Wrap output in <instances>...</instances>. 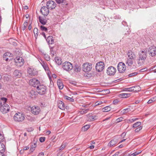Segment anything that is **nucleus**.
I'll return each mask as SVG.
<instances>
[{
  "label": "nucleus",
  "mask_w": 156,
  "mask_h": 156,
  "mask_svg": "<svg viewBox=\"0 0 156 156\" xmlns=\"http://www.w3.org/2000/svg\"><path fill=\"white\" fill-rule=\"evenodd\" d=\"M1 101H3V104L0 109L1 112L3 114L7 113L9 112L10 109V107L5 103L7 99L5 98H2L1 99Z\"/></svg>",
  "instance_id": "obj_1"
},
{
  "label": "nucleus",
  "mask_w": 156,
  "mask_h": 156,
  "mask_svg": "<svg viewBox=\"0 0 156 156\" xmlns=\"http://www.w3.org/2000/svg\"><path fill=\"white\" fill-rule=\"evenodd\" d=\"M47 89L46 87L40 84L36 88L37 91L40 95H43L46 93Z\"/></svg>",
  "instance_id": "obj_2"
},
{
  "label": "nucleus",
  "mask_w": 156,
  "mask_h": 156,
  "mask_svg": "<svg viewBox=\"0 0 156 156\" xmlns=\"http://www.w3.org/2000/svg\"><path fill=\"white\" fill-rule=\"evenodd\" d=\"M14 119L16 121L22 122L25 119L24 115L21 112H17L15 114L14 116Z\"/></svg>",
  "instance_id": "obj_3"
},
{
  "label": "nucleus",
  "mask_w": 156,
  "mask_h": 156,
  "mask_svg": "<svg viewBox=\"0 0 156 156\" xmlns=\"http://www.w3.org/2000/svg\"><path fill=\"white\" fill-rule=\"evenodd\" d=\"M84 76L87 78L89 79L93 76L94 74V72L91 71L90 69H83Z\"/></svg>",
  "instance_id": "obj_4"
},
{
  "label": "nucleus",
  "mask_w": 156,
  "mask_h": 156,
  "mask_svg": "<svg viewBox=\"0 0 156 156\" xmlns=\"http://www.w3.org/2000/svg\"><path fill=\"white\" fill-rule=\"evenodd\" d=\"M16 65L18 67H21L22 66L24 63V60L21 57H17L14 59Z\"/></svg>",
  "instance_id": "obj_5"
},
{
  "label": "nucleus",
  "mask_w": 156,
  "mask_h": 156,
  "mask_svg": "<svg viewBox=\"0 0 156 156\" xmlns=\"http://www.w3.org/2000/svg\"><path fill=\"white\" fill-rule=\"evenodd\" d=\"M29 83L30 85L36 88L40 84V81L35 78L30 79L29 81Z\"/></svg>",
  "instance_id": "obj_6"
},
{
  "label": "nucleus",
  "mask_w": 156,
  "mask_h": 156,
  "mask_svg": "<svg viewBox=\"0 0 156 156\" xmlns=\"http://www.w3.org/2000/svg\"><path fill=\"white\" fill-rule=\"evenodd\" d=\"M40 111V107L37 106H34L31 108V112L34 115L38 114Z\"/></svg>",
  "instance_id": "obj_7"
},
{
  "label": "nucleus",
  "mask_w": 156,
  "mask_h": 156,
  "mask_svg": "<svg viewBox=\"0 0 156 156\" xmlns=\"http://www.w3.org/2000/svg\"><path fill=\"white\" fill-rule=\"evenodd\" d=\"M148 52L149 55L151 56H154L156 55V47L154 46L150 47Z\"/></svg>",
  "instance_id": "obj_8"
},
{
  "label": "nucleus",
  "mask_w": 156,
  "mask_h": 156,
  "mask_svg": "<svg viewBox=\"0 0 156 156\" xmlns=\"http://www.w3.org/2000/svg\"><path fill=\"white\" fill-rule=\"evenodd\" d=\"M47 6L48 9H52L55 8L56 6V4L55 2L50 1L47 2Z\"/></svg>",
  "instance_id": "obj_9"
},
{
  "label": "nucleus",
  "mask_w": 156,
  "mask_h": 156,
  "mask_svg": "<svg viewBox=\"0 0 156 156\" xmlns=\"http://www.w3.org/2000/svg\"><path fill=\"white\" fill-rule=\"evenodd\" d=\"M13 55L9 52L5 53L3 55V58L5 60L7 61L11 60L12 58Z\"/></svg>",
  "instance_id": "obj_10"
},
{
  "label": "nucleus",
  "mask_w": 156,
  "mask_h": 156,
  "mask_svg": "<svg viewBox=\"0 0 156 156\" xmlns=\"http://www.w3.org/2000/svg\"><path fill=\"white\" fill-rule=\"evenodd\" d=\"M118 142V139L116 137H115L108 143V146L109 147L114 146Z\"/></svg>",
  "instance_id": "obj_11"
},
{
  "label": "nucleus",
  "mask_w": 156,
  "mask_h": 156,
  "mask_svg": "<svg viewBox=\"0 0 156 156\" xmlns=\"http://www.w3.org/2000/svg\"><path fill=\"white\" fill-rule=\"evenodd\" d=\"M41 12L44 16H47L49 13L48 8L47 7L43 6L41 9Z\"/></svg>",
  "instance_id": "obj_12"
},
{
  "label": "nucleus",
  "mask_w": 156,
  "mask_h": 156,
  "mask_svg": "<svg viewBox=\"0 0 156 156\" xmlns=\"http://www.w3.org/2000/svg\"><path fill=\"white\" fill-rule=\"evenodd\" d=\"M146 54L147 53L144 51L140 52L139 58L145 61L147 57Z\"/></svg>",
  "instance_id": "obj_13"
},
{
  "label": "nucleus",
  "mask_w": 156,
  "mask_h": 156,
  "mask_svg": "<svg viewBox=\"0 0 156 156\" xmlns=\"http://www.w3.org/2000/svg\"><path fill=\"white\" fill-rule=\"evenodd\" d=\"M63 68H70L73 67V65L71 63L69 62H66L62 64Z\"/></svg>",
  "instance_id": "obj_14"
},
{
  "label": "nucleus",
  "mask_w": 156,
  "mask_h": 156,
  "mask_svg": "<svg viewBox=\"0 0 156 156\" xmlns=\"http://www.w3.org/2000/svg\"><path fill=\"white\" fill-rule=\"evenodd\" d=\"M127 55L129 59L134 60L136 58V55L134 52L131 51H129Z\"/></svg>",
  "instance_id": "obj_15"
},
{
  "label": "nucleus",
  "mask_w": 156,
  "mask_h": 156,
  "mask_svg": "<svg viewBox=\"0 0 156 156\" xmlns=\"http://www.w3.org/2000/svg\"><path fill=\"white\" fill-rule=\"evenodd\" d=\"M27 72L29 75L32 76H34L37 73V72L36 70V69H28Z\"/></svg>",
  "instance_id": "obj_16"
},
{
  "label": "nucleus",
  "mask_w": 156,
  "mask_h": 156,
  "mask_svg": "<svg viewBox=\"0 0 156 156\" xmlns=\"http://www.w3.org/2000/svg\"><path fill=\"white\" fill-rule=\"evenodd\" d=\"M37 146V142L35 141H34L31 143V147L30 148V151L31 152H33Z\"/></svg>",
  "instance_id": "obj_17"
},
{
  "label": "nucleus",
  "mask_w": 156,
  "mask_h": 156,
  "mask_svg": "<svg viewBox=\"0 0 156 156\" xmlns=\"http://www.w3.org/2000/svg\"><path fill=\"white\" fill-rule=\"evenodd\" d=\"M116 69H107V74L110 76L114 75L115 73Z\"/></svg>",
  "instance_id": "obj_18"
},
{
  "label": "nucleus",
  "mask_w": 156,
  "mask_h": 156,
  "mask_svg": "<svg viewBox=\"0 0 156 156\" xmlns=\"http://www.w3.org/2000/svg\"><path fill=\"white\" fill-rule=\"evenodd\" d=\"M105 66L104 63L102 62H98L96 65V68H103Z\"/></svg>",
  "instance_id": "obj_19"
},
{
  "label": "nucleus",
  "mask_w": 156,
  "mask_h": 156,
  "mask_svg": "<svg viewBox=\"0 0 156 156\" xmlns=\"http://www.w3.org/2000/svg\"><path fill=\"white\" fill-rule=\"evenodd\" d=\"M14 76L20 77L21 76V73L20 71L16 69L13 73Z\"/></svg>",
  "instance_id": "obj_20"
},
{
  "label": "nucleus",
  "mask_w": 156,
  "mask_h": 156,
  "mask_svg": "<svg viewBox=\"0 0 156 156\" xmlns=\"http://www.w3.org/2000/svg\"><path fill=\"white\" fill-rule=\"evenodd\" d=\"M83 68H92V64L89 62H85L83 65Z\"/></svg>",
  "instance_id": "obj_21"
},
{
  "label": "nucleus",
  "mask_w": 156,
  "mask_h": 156,
  "mask_svg": "<svg viewBox=\"0 0 156 156\" xmlns=\"http://www.w3.org/2000/svg\"><path fill=\"white\" fill-rule=\"evenodd\" d=\"M58 107L59 108L62 110L64 109L65 105L64 103L61 101H59L58 103Z\"/></svg>",
  "instance_id": "obj_22"
},
{
  "label": "nucleus",
  "mask_w": 156,
  "mask_h": 156,
  "mask_svg": "<svg viewBox=\"0 0 156 156\" xmlns=\"http://www.w3.org/2000/svg\"><path fill=\"white\" fill-rule=\"evenodd\" d=\"M53 37L51 36L48 37L46 41L49 44H52L54 42V40L53 39Z\"/></svg>",
  "instance_id": "obj_23"
},
{
  "label": "nucleus",
  "mask_w": 156,
  "mask_h": 156,
  "mask_svg": "<svg viewBox=\"0 0 156 156\" xmlns=\"http://www.w3.org/2000/svg\"><path fill=\"white\" fill-rule=\"evenodd\" d=\"M58 86L59 89L61 90L63 87V84L62 81L60 80H58L57 82Z\"/></svg>",
  "instance_id": "obj_24"
},
{
  "label": "nucleus",
  "mask_w": 156,
  "mask_h": 156,
  "mask_svg": "<svg viewBox=\"0 0 156 156\" xmlns=\"http://www.w3.org/2000/svg\"><path fill=\"white\" fill-rule=\"evenodd\" d=\"M133 92H138L141 90L140 87L139 86H136L133 87Z\"/></svg>",
  "instance_id": "obj_25"
},
{
  "label": "nucleus",
  "mask_w": 156,
  "mask_h": 156,
  "mask_svg": "<svg viewBox=\"0 0 156 156\" xmlns=\"http://www.w3.org/2000/svg\"><path fill=\"white\" fill-rule=\"evenodd\" d=\"M55 60L56 63L58 65H61L62 63L61 59L59 57H56L55 58Z\"/></svg>",
  "instance_id": "obj_26"
},
{
  "label": "nucleus",
  "mask_w": 156,
  "mask_h": 156,
  "mask_svg": "<svg viewBox=\"0 0 156 156\" xmlns=\"http://www.w3.org/2000/svg\"><path fill=\"white\" fill-rule=\"evenodd\" d=\"M45 72H46L48 76L49 77V80L51 82V81H52L51 80V77L50 76V74H51V73L50 70H49V69H44Z\"/></svg>",
  "instance_id": "obj_27"
},
{
  "label": "nucleus",
  "mask_w": 156,
  "mask_h": 156,
  "mask_svg": "<svg viewBox=\"0 0 156 156\" xmlns=\"http://www.w3.org/2000/svg\"><path fill=\"white\" fill-rule=\"evenodd\" d=\"M117 67L118 68H125L126 67V66L123 62H121L119 63Z\"/></svg>",
  "instance_id": "obj_28"
},
{
  "label": "nucleus",
  "mask_w": 156,
  "mask_h": 156,
  "mask_svg": "<svg viewBox=\"0 0 156 156\" xmlns=\"http://www.w3.org/2000/svg\"><path fill=\"white\" fill-rule=\"evenodd\" d=\"M120 95L122 98H126L129 97L130 94H129L122 93L120 94Z\"/></svg>",
  "instance_id": "obj_29"
},
{
  "label": "nucleus",
  "mask_w": 156,
  "mask_h": 156,
  "mask_svg": "<svg viewBox=\"0 0 156 156\" xmlns=\"http://www.w3.org/2000/svg\"><path fill=\"white\" fill-rule=\"evenodd\" d=\"M111 108L109 106H107L102 109V110L104 112H108L111 110Z\"/></svg>",
  "instance_id": "obj_30"
},
{
  "label": "nucleus",
  "mask_w": 156,
  "mask_h": 156,
  "mask_svg": "<svg viewBox=\"0 0 156 156\" xmlns=\"http://www.w3.org/2000/svg\"><path fill=\"white\" fill-rule=\"evenodd\" d=\"M5 147L4 144L0 142V151H5Z\"/></svg>",
  "instance_id": "obj_31"
},
{
  "label": "nucleus",
  "mask_w": 156,
  "mask_h": 156,
  "mask_svg": "<svg viewBox=\"0 0 156 156\" xmlns=\"http://www.w3.org/2000/svg\"><path fill=\"white\" fill-rule=\"evenodd\" d=\"M39 22L43 24H45L46 23V21L43 18L39 16Z\"/></svg>",
  "instance_id": "obj_32"
},
{
  "label": "nucleus",
  "mask_w": 156,
  "mask_h": 156,
  "mask_svg": "<svg viewBox=\"0 0 156 156\" xmlns=\"http://www.w3.org/2000/svg\"><path fill=\"white\" fill-rule=\"evenodd\" d=\"M144 61V60L139 58L137 60V64L139 66H141L143 65Z\"/></svg>",
  "instance_id": "obj_33"
},
{
  "label": "nucleus",
  "mask_w": 156,
  "mask_h": 156,
  "mask_svg": "<svg viewBox=\"0 0 156 156\" xmlns=\"http://www.w3.org/2000/svg\"><path fill=\"white\" fill-rule=\"evenodd\" d=\"M141 124V122H136L134 124L133 126V127L134 128H136L140 126Z\"/></svg>",
  "instance_id": "obj_34"
},
{
  "label": "nucleus",
  "mask_w": 156,
  "mask_h": 156,
  "mask_svg": "<svg viewBox=\"0 0 156 156\" xmlns=\"http://www.w3.org/2000/svg\"><path fill=\"white\" fill-rule=\"evenodd\" d=\"M67 71L70 72L71 70H73L74 72H77L80 71V69H64Z\"/></svg>",
  "instance_id": "obj_35"
},
{
  "label": "nucleus",
  "mask_w": 156,
  "mask_h": 156,
  "mask_svg": "<svg viewBox=\"0 0 156 156\" xmlns=\"http://www.w3.org/2000/svg\"><path fill=\"white\" fill-rule=\"evenodd\" d=\"M38 33V29L37 28H35L34 29V34L35 37L36 38L37 37Z\"/></svg>",
  "instance_id": "obj_36"
},
{
  "label": "nucleus",
  "mask_w": 156,
  "mask_h": 156,
  "mask_svg": "<svg viewBox=\"0 0 156 156\" xmlns=\"http://www.w3.org/2000/svg\"><path fill=\"white\" fill-rule=\"evenodd\" d=\"M3 78L5 81H8L10 80V76L8 75H5Z\"/></svg>",
  "instance_id": "obj_37"
},
{
  "label": "nucleus",
  "mask_w": 156,
  "mask_h": 156,
  "mask_svg": "<svg viewBox=\"0 0 156 156\" xmlns=\"http://www.w3.org/2000/svg\"><path fill=\"white\" fill-rule=\"evenodd\" d=\"M90 126L89 125H86L82 127V129L84 131H86L90 128Z\"/></svg>",
  "instance_id": "obj_38"
},
{
  "label": "nucleus",
  "mask_w": 156,
  "mask_h": 156,
  "mask_svg": "<svg viewBox=\"0 0 156 156\" xmlns=\"http://www.w3.org/2000/svg\"><path fill=\"white\" fill-rule=\"evenodd\" d=\"M64 98L66 99L69 100L71 102L74 101V100L73 99L71 98H70L69 97L67 96H65L64 97Z\"/></svg>",
  "instance_id": "obj_39"
},
{
  "label": "nucleus",
  "mask_w": 156,
  "mask_h": 156,
  "mask_svg": "<svg viewBox=\"0 0 156 156\" xmlns=\"http://www.w3.org/2000/svg\"><path fill=\"white\" fill-rule=\"evenodd\" d=\"M88 109H83L80 112V113L81 114H83L86 113L88 112Z\"/></svg>",
  "instance_id": "obj_40"
},
{
  "label": "nucleus",
  "mask_w": 156,
  "mask_h": 156,
  "mask_svg": "<svg viewBox=\"0 0 156 156\" xmlns=\"http://www.w3.org/2000/svg\"><path fill=\"white\" fill-rule=\"evenodd\" d=\"M27 26V22H25L23 24V26L22 27V30H25L26 27Z\"/></svg>",
  "instance_id": "obj_41"
},
{
  "label": "nucleus",
  "mask_w": 156,
  "mask_h": 156,
  "mask_svg": "<svg viewBox=\"0 0 156 156\" xmlns=\"http://www.w3.org/2000/svg\"><path fill=\"white\" fill-rule=\"evenodd\" d=\"M138 74H139V73L138 72H134L132 73L129 74L128 75V76H129V77H132V76H135Z\"/></svg>",
  "instance_id": "obj_42"
},
{
  "label": "nucleus",
  "mask_w": 156,
  "mask_h": 156,
  "mask_svg": "<svg viewBox=\"0 0 156 156\" xmlns=\"http://www.w3.org/2000/svg\"><path fill=\"white\" fill-rule=\"evenodd\" d=\"M142 128V126H140L138 128H136L135 129V132H139L140 130H141Z\"/></svg>",
  "instance_id": "obj_43"
},
{
  "label": "nucleus",
  "mask_w": 156,
  "mask_h": 156,
  "mask_svg": "<svg viewBox=\"0 0 156 156\" xmlns=\"http://www.w3.org/2000/svg\"><path fill=\"white\" fill-rule=\"evenodd\" d=\"M41 30L42 31H46L47 30V28L44 27L43 26H41L40 27Z\"/></svg>",
  "instance_id": "obj_44"
},
{
  "label": "nucleus",
  "mask_w": 156,
  "mask_h": 156,
  "mask_svg": "<svg viewBox=\"0 0 156 156\" xmlns=\"http://www.w3.org/2000/svg\"><path fill=\"white\" fill-rule=\"evenodd\" d=\"M129 110L130 109L128 108L124 109L122 111L123 114H125L126 113H127L129 111Z\"/></svg>",
  "instance_id": "obj_45"
},
{
  "label": "nucleus",
  "mask_w": 156,
  "mask_h": 156,
  "mask_svg": "<svg viewBox=\"0 0 156 156\" xmlns=\"http://www.w3.org/2000/svg\"><path fill=\"white\" fill-rule=\"evenodd\" d=\"M45 138L44 137H40L39 139L41 143H43L45 140Z\"/></svg>",
  "instance_id": "obj_46"
},
{
  "label": "nucleus",
  "mask_w": 156,
  "mask_h": 156,
  "mask_svg": "<svg viewBox=\"0 0 156 156\" xmlns=\"http://www.w3.org/2000/svg\"><path fill=\"white\" fill-rule=\"evenodd\" d=\"M135 121V119H128L127 120V122L129 123H131Z\"/></svg>",
  "instance_id": "obj_47"
},
{
  "label": "nucleus",
  "mask_w": 156,
  "mask_h": 156,
  "mask_svg": "<svg viewBox=\"0 0 156 156\" xmlns=\"http://www.w3.org/2000/svg\"><path fill=\"white\" fill-rule=\"evenodd\" d=\"M123 119V118L122 117H120L116 119L117 122H119L122 121Z\"/></svg>",
  "instance_id": "obj_48"
},
{
  "label": "nucleus",
  "mask_w": 156,
  "mask_h": 156,
  "mask_svg": "<svg viewBox=\"0 0 156 156\" xmlns=\"http://www.w3.org/2000/svg\"><path fill=\"white\" fill-rule=\"evenodd\" d=\"M4 139V137L3 136L2 134L0 133V142L3 141Z\"/></svg>",
  "instance_id": "obj_49"
},
{
  "label": "nucleus",
  "mask_w": 156,
  "mask_h": 156,
  "mask_svg": "<svg viewBox=\"0 0 156 156\" xmlns=\"http://www.w3.org/2000/svg\"><path fill=\"white\" fill-rule=\"evenodd\" d=\"M127 63L129 66H131L133 64V61H131L129 59L127 60Z\"/></svg>",
  "instance_id": "obj_50"
},
{
  "label": "nucleus",
  "mask_w": 156,
  "mask_h": 156,
  "mask_svg": "<svg viewBox=\"0 0 156 156\" xmlns=\"http://www.w3.org/2000/svg\"><path fill=\"white\" fill-rule=\"evenodd\" d=\"M119 72L120 73H123L126 70V69H118Z\"/></svg>",
  "instance_id": "obj_51"
},
{
  "label": "nucleus",
  "mask_w": 156,
  "mask_h": 156,
  "mask_svg": "<svg viewBox=\"0 0 156 156\" xmlns=\"http://www.w3.org/2000/svg\"><path fill=\"white\" fill-rule=\"evenodd\" d=\"M103 103V102L101 101H97L95 103L96 105H100Z\"/></svg>",
  "instance_id": "obj_52"
},
{
  "label": "nucleus",
  "mask_w": 156,
  "mask_h": 156,
  "mask_svg": "<svg viewBox=\"0 0 156 156\" xmlns=\"http://www.w3.org/2000/svg\"><path fill=\"white\" fill-rule=\"evenodd\" d=\"M65 145H64V144H62L60 147L59 150H63L64 148H65Z\"/></svg>",
  "instance_id": "obj_53"
},
{
  "label": "nucleus",
  "mask_w": 156,
  "mask_h": 156,
  "mask_svg": "<svg viewBox=\"0 0 156 156\" xmlns=\"http://www.w3.org/2000/svg\"><path fill=\"white\" fill-rule=\"evenodd\" d=\"M119 102L118 100L117 99H115L113 101V104L114 105L117 104Z\"/></svg>",
  "instance_id": "obj_54"
},
{
  "label": "nucleus",
  "mask_w": 156,
  "mask_h": 156,
  "mask_svg": "<svg viewBox=\"0 0 156 156\" xmlns=\"http://www.w3.org/2000/svg\"><path fill=\"white\" fill-rule=\"evenodd\" d=\"M91 116H89L87 119V120L89 122H91L93 121L92 119Z\"/></svg>",
  "instance_id": "obj_55"
},
{
  "label": "nucleus",
  "mask_w": 156,
  "mask_h": 156,
  "mask_svg": "<svg viewBox=\"0 0 156 156\" xmlns=\"http://www.w3.org/2000/svg\"><path fill=\"white\" fill-rule=\"evenodd\" d=\"M128 91H129V92H133V87H129V88H128Z\"/></svg>",
  "instance_id": "obj_56"
},
{
  "label": "nucleus",
  "mask_w": 156,
  "mask_h": 156,
  "mask_svg": "<svg viewBox=\"0 0 156 156\" xmlns=\"http://www.w3.org/2000/svg\"><path fill=\"white\" fill-rule=\"evenodd\" d=\"M145 69H141L138 71L137 72L139 73V74L140 72H143L146 71L147 70H145Z\"/></svg>",
  "instance_id": "obj_57"
},
{
  "label": "nucleus",
  "mask_w": 156,
  "mask_h": 156,
  "mask_svg": "<svg viewBox=\"0 0 156 156\" xmlns=\"http://www.w3.org/2000/svg\"><path fill=\"white\" fill-rule=\"evenodd\" d=\"M92 119L93 121L95 120L96 118V115L91 116Z\"/></svg>",
  "instance_id": "obj_58"
},
{
  "label": "nucleus",
  "mask_w": 156,
  "mask_h": 156,
  "mask_svg": "<svg viewBox=\"0 0 156 156\" xmlns=\"http://www.w3.org/2000/svg\"><path fill=\"white\" fill-rule=\"evenodd\" d=\"M57 3H61L63 2V0H55Z\"/></svg>",
  "instance_id": "obj_59"
},
{
  "label": "nucleus",
  "mask_w": 156,
  "mask_h": 156,
  "mask_svg": "<svg viewBox=\"0 0 156 156\" xmlns=\"http://www.w3.org/2000/svg\"><path fill=\"white\" fill-rule=\"evenodd\" d=\"M5 151H0V156H5L4 152Z\"/></svg>",
  "instance_id": "obj_60"
},
{
  "label": "nucleus",
  "mask_w": 156,
  "mask_h": 156,
  "mask_svg": "<svg viewBox=\"0 0 156 156\" xmlns=\"http://www.w3.org/2000/svg\"><path fill=\"white\" fill-rule=\"evenodd\" d=\"M70 83L73 84V85H74V86H76V83L75 82H73V81H70Z\"/></svg>",
  "instance_id": "obj_61"
},
{
  "label": "nucleus",
  "mask_w": 156,
  "mask_h": 156,
  "mask_svg": "<svg viewBox=\"0 0 156 156\" xmlns=\"http://www.w3.org/2000/svg\"><path fill=\"white\" fill-rule=\"evenodd\" d=\"M153 102H154L156 100V97H153L151 99Z\"/></svg>",
  "instance_id": "obj_62"
},
{
  "label": "nucleus",
  "mask_w": 156,
  "mask_h": 156,
  "mask_svg": "<svg viewBox=\"0 0 156 156\" xmlns=\"http://www.w3.org/2000/svg\"><path fill=\"white\" fill-rule=\"evenodd\" d=\"M119 153V152H118L115 153L114 155L112 156H118Z\"/></svg>",
  "instance_id": "obj_63"
},
{
  "label": "nucleus",
  "mask_w": 156,
  "mask_h": 156,
  "mask_svg": "<svg viewBox=\"0 0 156 156\" xmlns=\"http://www.w3.org/2000/svg\"><path fill=\"white\" fill-rule=\"evenodd\" d=\"M153 102V101L151 100V99H150L147 102V103L148 104H151V103H152Z\"/></svg>",
  "instance_id": "obj_64"
}]
</instances>
